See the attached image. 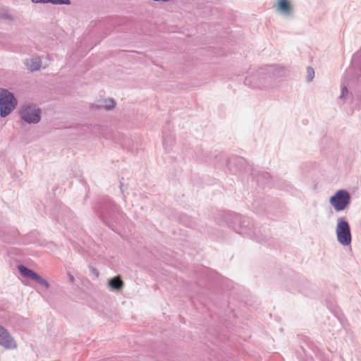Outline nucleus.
Masks as SVG:
<instances>
[{"instance_id": "obj_23", "label": "nucleus", "mask_w": 361, "mask_h": 361, "mask_svg": "<svg viewBox=\"0 0 361 361\" xmlns=\"http://www.w3.org/2000/svg\"><path fill=\"white\" fill-rule=\"evenodd\" d=\"M5 18H9V16L6 14L4 16Z\"/></svg>"}, {"instance_id": "obj_15", "label": "nucleus", "mask_w": 361, "mask_h": 361, "mask_svg": "<svg viewBox=\"0 0 361 361\" xmlns=\"http://www.w3.org/2000/svg\"><path fill=\"white\" fill-rule=\"evenodd\" d=\"M49 3L55 5H70L71 0H49Z\"/></svg>"}, {"instance_id": "obj_20", "label": "nucleus", "mask_w": 361, "mask_h": 361, "mask_svg": "<svg viewBox=\"0 0 361 361\" xmlns=\"http://www.w3.org/2000/svg\"><path fill=\"white\" fill-rule=\"evenodd\" d=\"M35 4H47L49 3V0H31Z\"/></svg>"}, {"instance_id": "obj_6", "label": "nucleus", "mask_w": 361, "mask_h": 361, "mask_svg": "<svg viewBox=\"0 0 361 361\" xmlns=\"http://www.w3.org/2000/svg\"><path fill=\"white\" fill-rule=\"evenodd\" d=\"M338 241L344 246L350 244L352 235L349 223L344 217H340L337 220L336 229Z\"/></svg>"}, {"instance_id": "obj_14", "label": "nucleus", "mask_w": 361, "mask_h": 361, "mask_svg": "<svg viewBox=\"0 0 361 361\" xmlns=\"http://www.w3.org/2000/svg\"><path fill=\"white\" fill-rule=\"evenodd\" d=\"M27 66L32 71H37L41 67V61L39 58L31 59L27 63Z\"/></svg>"}, {"instance_id": "obj_13", "label": "nucleus", "mask_w": 361, "mask_h": 361, "mask_svg": "<svg viewBox=\"0 0 361 361\" xmlns=\"http://www.w3.org/2000/svg\"><path fill=\"white\" fill-rule=\"evenodd\" d=\"M116 106V102L113 99H104L97 104V109H104L106 110H111Z\"/></svg>"}, {"instance_id": "obj_2", "label": "nucleus", "mask_w": 361, "mask_h": 361, "mask_svg": "<svg viewBox=\"0 0 361 361\" xmlns=\"http://www.w3.org/2000/svg\"><path fill=\"white\" fill-rule=\"evenodd\" d=\"M98 214L103 222L112 230H114L113 224L123 218V212L109 198H105L100 202Z\"/></svg>"}, {"instance_id": "obj_4", "label": "nucleus", "mask_w": 361, "mask_h": 361, "mask_svg": "<svg viewBox=\"0 0 361 361\" xmlns=\"http://www.w3.org/2000/svg\"><path fill=\"white\" fill-rule=\"evenodd\" d=\"M233 223L238 224L240 231L239 233L241 235H247L250 237H255L257 242L262 240L259 236L256 235L255 226L253 220L248 216H242L239 214H235L233 216Z\"/></svg>"}, {"instance_id": "obj_9", "label": "nucleus", "mask_w": 361, "mask_h": 361, "mask_svg": "<svg viewBox=\"0 0 361 361\" xmlns=\"http://www.w3.org/2000/svg\"><path fill=\"white\" fill-rule=\"evenodd\" d=\"M0 345L7 349L16 348V341L7 329L6 333L1 334L0 335Z\"/></svg>"}, {"instance_id": "obj_5", "label": "nucleus", "mask_w": 361, "mask_h": 361, "mask_svg": "<svg viewBox=\"0 0 361 361\" xmlns=\"http://www.w3.org/2000/svg\"><path fill=\"white\" fill-rule=\"evenodd\" d=\"M351 195L344 189L338 190L329 199V202L336 212L345 209L350 203Z\"/></svg>"}, {"instance_id": "obj_16", "label": "nucleus", "mask_w": 361, "mask_h": 361, "mask_svg": "<svg viewBox=\"0 0 361 361\" xmlns=\"http://www.w3.org/2000/svg\"><path fill=\"white\" fill-rule=\"evenodd\" d=\"M174 142V139L171 135H164L163 143L164 147L166 148V145L169 144L171 145Z\"/></svg>"}, {"instance_id": "obj_22", "label": "nucleus", "mask_w": 361, "mask_h": 361, "mask_svg": "<svg viewBox=\"0 0 361 361\" xmlns=\"http://www.w3.org/2000/svg\"><path fill=\"white\" fill-rule=\"evenodd\" d=\"M357 97L358 99L361 101V95L357 94Z\"/></svg>"}, {"instance_id": "obj_3", "label": "nucleus", "mask_w": 361, "mask_h": 361, "mask_svg": "<svg viewBox=\"0 0 361 361\" xmlns=\"http://www.w3.org/2000/svg\"><path fill=\"white\" fill-rule=\"evenodd\" d=\"M18 101L14 94L6 89L0 88V116L6 117L15 109Z\"/></svg>"}, {"instance_id": "obj_18", "label": "nucleus", "mask_w": 361, "mask_h": 361, "mask_svg": "<svg viewBox=\"0 0 361 361\" xmlns=\"http://www.w3.org/2000/svg\"><path fill=\"white\" fill-rule=\"evenodd\" d=\"M307 80L308 82H310L312 80V79L314 77V71L312 67H307Z\"/></svg>"}, {"instance_id": "obj_8", "label": "nucleus", "mask_w": 361, "mask_h": 361, "mask_svg": "<svg viewBox=\"0 0 361 361\" xmlns=\"http://www.w3.org/2000/svg\"><path fill=\"white\" fill-rule=\"evenodd\" d=\"M18 269L20 272V274L25 278L30 279L37 283L40 284L41 286L45 287L46 288H49L50 287V284L49 282L41 277L38 274H37L35 271H34L32 269H30L25 267L23 264H19L18 266Z\"/></svg>"}, {"instance_id": "obj_19", "label": "nucleus", "mask_w": 361, "mask_h": 361, "mask_svg": "<svg viewBox=\"0 0 361 361\" xmlns=\"http://www.w3.org/2000/svg\"><path fill=\"white\" fill-rule=\"evenodd\" d=\"M269 178H270V176H269V174L268 173H267V172H262L259 175V176L257 178H258L257 181L264 180L267 182Z\"/></svg>"}, {"instance_id": "obj_21", "label": "nucleus", "mask_w": 361, "mask_h": 361, "mask_svg": "<svg viewBox=\"0 0 361 361\" xmlns=\"http://www.w3.org/2000/svg\"><path fill=\"white\" fill-rule=\"evenodd\" d=\"M68 278H69L70 281H71L72 283H73L75 282V278H74V276H73L71 274H70V273H68Z\"/></svg>"}, {"instance_id": "obj_10", "label": "nucleus", "mask_w": 361, "mask_h": 361, "mask_svg": "<svg viewBox=\"0 0 361 361\" xmlns=\"http://www.w3.org/2000/svg\"><path fill=\"white\" fill-rule=\"evenodd\" d=\"M278 10L285 15H290L293 8L288 0H278Z\"/></svg>"}, {"instance_id": "obj_17", "label": "nucleus", "mask_w": 361, "mask_h": 361, "mask_svg": "<svg viewBox=\"0 0 361 361\" xmlns=\"http://www.w3.org/2000/svg\"><path fill=\"white\" fill-rule=\"evenodd\" d=\"M244 159L241 157H236V158H233V159H231L228 161V164L229 166H231V164H243V163L244 162Z\"/></svg>"}, {"instance_id": "obj_7", "label": "nucleus", "mask_w": 361, "mask_h": 361, "mask_svg": "<svg viewBox=\"0 0 361 361\" xmlns=\"http://www.w3.org/2000/svg\"><path fill=\"white\" fill-rule=\"evenodd\" d=\"M19 115L27 123H37L41 119V110L35 105H24L20 109Z\"/></svg>"}, {"instance_id": "obj_12", "label": "nucleus", "mask_w": 361, "mask_h": 361, "mask_svg": "<svg viewBox=\"0 0 361 361\" xmlns=\"http://www.w3.org/2000/svg\"><path fill=\"white\" fill-rule=\"evenodd\" d=\"M108 284L111 289L115 290H121L124 286V283L119 275L109 279Z\"/></svg>"}, {"instance_id": "obj_11", "label": "nucleus", "mask_w": 361, "mask_h": 361, "mask_svg": "<svg viewBox=\"0 0 361 361\" xmlns=\"http://www.w3.org/2000/svg\"><path fill=\"white\" fill-rule=\"evenodd\" d=\"M268 73L274 77H281L285 74V69L279 65H270L266 68Z\"/></svg>"}, {"instance_id": "obj_24", "label": "nucleus", "mask_w": 361, "mask_h": 361, "mask_svg": "<svg viewBox=\"0 0 361 361\" xmlns=\"http://www.w3.org/2000/svg\"><path fill=\"white\" fill-rule=\"evenodd\" d=\"M247 81H248V79L246 78L245 82L247 83Z\"/></svg>"}, {"instance_id": "obj_1", "label": "nucleus", "mask_w": 361, "mask_h": 361, "mask_svg": "<svg viewBox=\"0 0 361 361\" xmlns=\"http://www.w3.org/2000/svg\"><path fill=\"white\" fill-rule=\"evenodd\" d=\"M356 82L361 84V51L355 54L352 60V66L349 67L341 81V93L339 99L345 101L352 97L348 91Z\"/></svg>"}]
</instances>
